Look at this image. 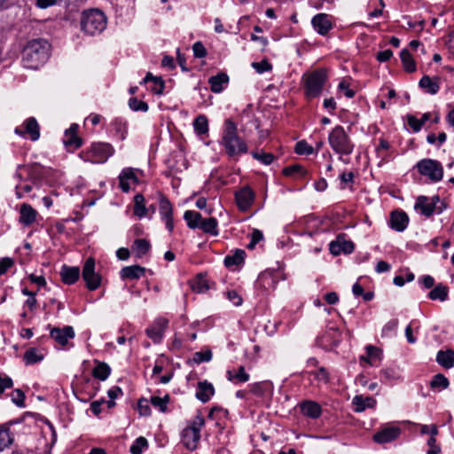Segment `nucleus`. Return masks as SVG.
Segmentation results:
<instances>
[{
  "mask_svg": "<svg viewBox=\"0 0 454 454\" xmlns=\"http://www.w3.org/2000/svg\"><path fill=\"white\" fill-rule=\"evenodd\" d=\"M221 145L229 157H239L247 153L245 140L238 134V126L231 119L223 121Z\"/></svg>",
  "mask_w": 454,
  "mask_h": 454,
  "instance_id": "obj_1",
  "label": "nucleus"
},
{
  "mask_svg": "<svg viewBox=\"0 0 454 454\" xmlns=\"http://www.w3.org/2000/svg\"><path fill=\"white\" fill-rule=\"evenodd\" d=\"M50 44L46 40L29 41L22 51V64L25 68L37 69L49 59Z\"/></svg>",
  "mask_w": 454,
  "mask_h": 454,
  "instance_id": "obj_2",
  "label": "nucleus"
},
{
  "mask_svg": "<svg viewBox=\"0 0 454 454\" xmlns=\"http://www.w3.org/2000/svg\"><path fill=\"white\" fill-rule=\"evenodd\" d=\"M328 144L331 149L338 154V159L340 161L345 164L349 163V160L344 157L352 154L355 143L342 126L337 125L330 131Z\"/></svg>",
  "mask_w": 454,
  "mask_h": 454,
  "instance_id": "obj_3",
  "label": "nucleus"
},
{
  "mask_svg": "<svg viewBox=\"0 0 454 454\" xmlns=\"http://www.w3.org/2000/svg\"><path fill=\"white\" fill-rule=\"evenodd\" d=\"M205 425V419L200 412L189 421L181 433V442L184 446L192 451L198 448L200 441V431Z\"/></svg>",
  "mask_w": 454,
  "mask_h": 454,
  "instance_id": "obj_4",
  "label": "nucleus"
},
{
  "mask_svg": "<svg viewBox=\"0 0 454 454\" xmlns=\"http://www.w3.org/2000/svg\"><path fill=\"white\" fill-rule=\"evenodd\" d=\"M106 27V17L98 10L92 9L84 11L81 17L82 30L90 35H95L100 34Z\"/></svg>",
  "mask_w": 454,
  "mask_h": 454,
  "instance_id": "obj_5",
  "label": "nucleus"
},
{
  "mask_svg": "<svg viewBox=\"0 0 454 454\" xmlns=\"http://www.w3.org/2000/svg\"><path fill=\"white\" fill-rule=\"evenodd\" d=\"M304 93L308 98H317L327 81V73L325 69H317L311 73L304 74Z\"/></svg>",
  "mask_w": 454,
  "mask_h": 454,
  "instance_id": "obj_6",
  "label": "nucleus"
},
{
  "mask_svg": "<svg viewBox=\"0 0 454 454\" xmlns=\"http://www.w3.org/2000/svg\"><path fill=\"white\" fill-rule=\"evenodd\" d=\"M114 153V147L108 143H93L84 151L80 153V157L84 161L93 164L105 163Z\"/></svg>",
  "mask_w": 454,
  "mask_h": 454,
  "instance_id": "obj_7",
  "label": "nucleus"
},
{
  "mask_svg": "<svg viewBox=\"0 0 454 454\" xmlns=\"http://www.w3.org/2000/svg\"><path fill=\"white\" fill-rule=\"evenodd\" d=\"M414 208L421 215L429 217L434 214L440 215L446 208V204L439 196H419Z\"/></svg>",
  "mask_w": 454,
  "mask_h": 454,
  "instance_id": "obj_8",
  "label": "nucleus"
},
{
  "mask_svg": "<svg viewBox=\"0 0 454 454\" xmlns=\"http://www.w3.org/2000/svg\"><path fill=\"white\" fill-rule=\"evenodd\" d=\"M417 168L419 174L427 176L432 182H439L442 179V166L435 160L423 159L417 163Z\"/></svg>",
  "mask_w": 454,
  "mask_h": 454,
  "instance_id": "obj_9",
  "label": "nucleus"
},
{
  "mask_svg": "<svg viewBox=\"0 0 454 454\" xmlns=\"http://www.w3.org/2000/svg\"><path fill=\"white\" fill-rule=\"evenodd\" d=\"M82 277L90 291L98 289L101 285V276L95 271V260L89 257L82 267Z\"/></svg>",
  "mask_w": 454,
  "mask_h": 454,
  "instance_id": "obj_10",
  "label": "nucleus"
},
{
  "mask_svg": "<svg viewBox=\"0 0 454 454\" xmlns=\"http://www.w3.org/2000/svg\"><path fill=\"white\" fill-rule=\"evenodd\" d=\"M14 132L20 137L28 136L32 141H37L40 137V126L35 117H29L24 121L22 126L17 127Z\"/></svg>",
  "mask_w": 454,
  "mask_h": 454,
  "instance_id": "obj_11",
  "label": "nucleus"
},
{
  "mask_svg": "<svg viewBox=\"0 0 454 454\" xmlns=\"http://www.w3.org/2000/svg\"><path fill=\"white\" fill-rule=\"evenodd\" d=\"M254 192L249 186H244L235 192V200L240 211H247L254 201Z\"/></svg>",
  "mask_w": 454,
  "mask_h": 454,
  "instance_id": "obj_12",
  "label": "nucleus"
},
{
  "mask_svg": "<svg viewBox=\"0 0 454 454\" xmlns=\"http://www.w3.org/2000/svg\"><path fill=\"white\" fill-rule=\"evenodd\" d=\"M159 209L162 221L169 232L174 230L173 207L170 201L163 195H160L159 200Z\"/></svg>",
  "mask_w": 454,
  "mask_h": 454,
  "instance_id": "obj_13",
  "label": "nucleus"
},
{
  "mask_svg": "<svg viewBox=\"0 0 454 454\" xmlns=\"http://www.w3.org/2000/svg\"><path fill=\"white\" fill-rule=\"evenodd\" d=\"M168 325V320L164 317L157 318L153 324L145 331L146 335L154 342L159 343L163 338L165 330Z\"/></svg>",
  "mask_w": 454,
  "mask_h": 454,
  "instance_id": "obj_14",
  "label": "nucleus"
},
{
  "mask_svg": "<svg viewBox=\"0 0 454 454\" xmlns=\"http://www.w3.org/2000/svg\"><path fill=\"white\" fill-rule=\"evenodd\" d=\"M355 246L352 241L347 240L343 235H339L337 239L329 245L330 253L333 255H339L340 253L351 254Z\"/></svg>",
  "mask_w": 454,
  "mask_h": 454,
  "instance_id": "obj_15",
  "label": "nucleus"
},
{
  "mask_svg": "<svg viewBox=\"0 0 454 454\" xmlns=\"http://www.w3.org/2000/svg\"><path fill=\"white\" fill-rule=\"evenodd\" d=\"M119 186L122 192H128L130 190L131 184L138 183V178L136 176L135 170L132 168H125L121 170L119 176Z\"/></svg>",
  "mask_w": 454,
  "mask_h": 454,
  "instance_id": "obj_16",
  "label": "nucleus"
},
{
  "mask_svg": "<svg viewBox=\"0 0 454 454\" xmlns=\"http://www.w3.org/2000/svg\"><path fill=\"white\" fill-rule=\"evenodd\" d=\"M51 337L61 346H65L68 340L74 337V331L72 326L63 328H53L50 333Z\"/></svg>",
  "mask_w": 454,
  "mask_h": 454,
  "instance_id": "obj_17",
  "label": "nucleus"
},
{
  "mask_svg": "<svg viewBox=\"0 0 454 454\" xmlns=\"http://www.w3.org/2000/svg\"><path fill=\"white\" fill-rule=\"evenodd\" d=\"M314 29L321 35H325L332 28V23L325 13L315 15L311 20Z\"/></svg>",
  "mask_w": 454,
  "mask_h": 454,
  "instance_id": "obj_18",
  "label": "nucleus"
},
{
  "mask_svg": "<svg viewBox=\"0 0 454 454\" xmlns=\"http://www.w3.org/2000/svg\"><path fill=\"white\" fill-rule=\"evenodd\" d=\"M400 434V429L396 427H386L373 435V440L379 443H386L395 440Z\"/></svg>",
  "mask_w": 454,
  "mask_h": 454,
  "instance_id": "obj_19",
  "label": "nucleus"
},
{
  "mask_svg": "<svg viewBox=\"0 0 454 454\" xmlns=\"http://www.w3.org/2000/svg\"><path fill=\"white\" fill-rule=\"evenodd\" d=\"M37 212L29 204L24 203L20 208L19 222L24 226H29L35 222Z\"/></svg>",
  "mask_w": 454,
  "mask_h": 454,
  "instance_id": "obj_20",
  "label": "nucleus"
},
{
  "mask_svg": "<svg viewBox=\"0 0 454 454\" xmlns=\"http://www.w3.org/2000/svg\"><path fill=\"white\" fill-rule=\"evenodd\" d=\"M409 217L403 211H394L390 216V226L396 231H403L406 229Z\"/></svg>",
  "mask_w": 454,
  "mask_h": 454,
  "instance_id": "obj_21",
  "label": "nucleus"
},
{
  "mask_svg": "<svg viewBox=\"0 0 454 454\" xmlns=\"http://www.w3.org/2000/svg\"><path fill=\"white\" fill-rule=\"evenodd\" d=\"M59 274L64 284L73 285L79 279L80 269L78 267L63 265Z\"/></svg>",
  "mask_w": 454,
  "mask_h": 454,
  "instance_id": "obj_22",
  "label": "nucleus"
},
{
  "mask_svg": "<svg viewBox=\"0 0 454 454\" xmlns=\"http://www.w3.org/2000/svg\"><path fill=\"white\" fill-rule=\"evenodd\" d=\"M215 394L214 386L207 380L198 383L196 397L202 403L209 401L211 396Z\"/></svg>",
  "mask_w": 454,
  "mask_h": 454,
  "instance_id": "obj_23",
  "label": "nucleus"
},
{
  "mask_svg": "<svg viewBox=\"0 0 454 454\" xmlns=\"http://www.w3.org/2000/svg\"><path fill=\"white\" fill-rule=\"evenodd\" d=\"M146 269L139 265L126 266L121 269L120 275L122 279H138L145 273Z\"/></svg>",
  "mask_w": 454,
  "mask_h": 454,
  "instance_id": "obj_24",
  "label": "nucleus"
},
{
  "mask_svg": "<svg viewBox=\"0 0 454 454\" xmlns=\"http://www.w3.org/2000/svg\"><path fill=\"white\" fill-rule=\"evenodd\" d=\"M228 380L234 383H245L250 379L249 374L246 372L245 367L240 365L237 369L228 370L226 372Z\"/></svg>",
  "mask_w": 454,
  "mask_h": 454,
  "instance_id": "obj_25",
  "label": "nucleus"
},
{
  "mask_svg": "<svg viewBox=\"0 0 454 454\" xmlns=\"http://www.w3.org/2000/svg\"><path fill=\"white\" fill-rule=\"evenodd\" d=\"M438 81H439L438 77L431 78L428 75H424L419 80V85L426 92H427L431 95H434L438 92V90L440 89Z\"/></svg>",
  "mask_w": 454,
  "mask_h": 454,
  "instance_id": "obj_26",
  "label": "nucleus"
},
{
  "mask_svg": "<svg viewBox=\"0 0 454 454\" xmlns=\"http://www.w3.org/2000/svg\"><path fill=\"white\" fill-rule=\"evenodd\" d=\"M435 360L442 367L450 369L454 366V351L452 349L439 350Z\"/></svg>",
  "mask_w": 454,
  "mask_h": 454,
  "instance_id": "obj_27",
  "label": "nucleus"
},
{
  "mask_svg": "<svg viewBox=\"0 0 454 454\" xmlns=\"http://www.w3.org/2000/svg\"><path fill=\"white\" fill-rule=\"evenodd\" d=\"M301 411L304 415L311 419L319 418L322 412L320 405L313 401H305L301 403Z\"/></svg>",
  "mask_w": 454,
  "mask_h": 454,
  "instance_id": "obj_28",
  "label": "nucleus"
},
{
  "mask_svg": "<svg viewBox=\"0 0 454 454\" xmlns=\"http://www.w3.org/2000/svg\"><path fill=\"white\" fill-rule=\"evenodd\" d=\"M229 82V77L226 74L221 73L209 78L208 82L210 89L215 93H219L223 90V86Z\"/></svg>",
  "mask_w": 454,
  "mask_h": 454,
  "instance_id": "obj_29",
  "label": "nucleus"
},
{
  "mask_svg": "<svg viewBox=\"0 0 454 454\" xmlns=\"http://www.w3.org/2000/svg\"><path fill=\"white\" fill-rule=\"evenodd\" d=\"M151 249L150 242L145 239H137L134 240L133 245L131 247L132 252L135 254L136 257L142 258L145 255L149 250Z\"/></svg>",
  "mask_w": 454,
  "mask_h": 454,
  "instance_id": "obj_30",
  "label": "nucleus"
},
{
  "mask_svg": "<svg viewBox=\"0 0 454 454\" xmlns=\"http://www.w3.org/2000/svg\"><path fill=\"white\" fill-rule=\"evenodd\" d=\"M353 404L356 406L355 411L356 412H362L366 408H372L376 404V400L372 397L367 396L364 397L363 395H356L353 398Z\"/></svg>",
  "mask_w": 454,
  "mask_h": 454,
  "instance_id": "obj_31",
  "label": "nucleus"
},
{
  "mask_svg": "<svg viewBox=\"0 0 454 454\" xmlns=\"http://www.w3.org/2000/svg\"><path fill=\"white\" fill-rule=\"evenodd\" d=\"M112 131L120 140H124L128 133L127 122L121 118H115L111 122Z\"/></svg>",
  "mask_w": 454,
  "mask_h": 454,
  "instance_id": "obj_32",
  "label": "nucleus"
},
{
  "mask_svg": "<svg viewBox=\"0 0 454 454\" xmlns=\"http://www.w3.org/2000/svg\"><path fill=\"white\" fill-rule=\"evenodd\" d=\"M44 358L43 353L36 348H29L26 350L23 359L27 365L41 362Z\"/></svg>",
  "mask_w": 454,
  "mask_h": 454,
  "instance_id": "obj_33",
  "label": "nucleus"
},
{
  "mask_svg": "<svg viewBox=\"0 0 454 454\" xmlns=\"http://www.w3.org/2000/svg\"><path fill=\"white\" fill-rule=\"evenodd\" d=\"M283 175L294 179H303L307 176V170L299 164L288 166L283 169Z\"/></svg>",
  "mask_w": 454,
  "mask_h": 454,
  "instance_id": "obj_34",
  "label": "nucleus"
},
{
  "mask_svg": "<svg viewBox=\"0 0 454 454\" xmlns=\"http://www.w3.org/2000/svg\"><path fill=\"white\" fill-rule=\"evenodd\" d=\"M245 251L242 249H237L232 254H228L224 258V265L228 268L232 266H238L244 262Z\"/></svg>",
  "mask_w": 454,
  "mask_h": 454,
  "instance_id": "obj_35",
  "label": "nucleus"
},
{
  "mask_svg": "<svg viewBox=\"0 0 454 454\" xmlns=\"http://www.w3.org/2000/svg\"><path fill=\"white\" fill-rule=\"evenodd\" d=\"M184 218L186 221L188 227L191 229L199 228L203 220L200 213L192 210L185 211Z\"/></svg>",
  "mask_w": 454,
  "mask_h": 454,
  "instance_id": "obj_36",
  "label": "nucleus"
},
{
  "mask_svg": "<svg viewBox=\"0 0 454 454\" xmlns=\"http://www.w3.org/2000/svg\"><path fill=\"white\" fill-rule=\"evenodd\" d=\"M448 293L449 290L446 286L438 284L429 292L428 298L433 301L439 300L441 301H444L448 299Z\"/></svg>",
  "mask_w": 454,
  "mask_h": 454,
  "instance_id": "obj_37",
  "label": "nucleus"
},
{
  "mask_svg": "<svg viewBox=\"0 0 454 454\" xmlns=\"http://www.w3.org/2000/svg\"><path fill=\"white\" fill-rule=\"evenodd\" d=\"M218 223L217 220L214 217H209L203 219L201 224H200L199 228L201 229L204 232L208 233L212 236L218 235Z\"/></svg>",
  "mask_w": 454,
  "mask_h": 454,
  "instance_id": "obj_38",
  "label": "nucleus"
},
{
  "mask_svg": "<svg viewBox=\"0 0 454 454\" xmlns=\"http://www.w3.org/2000/svg\"><path fill=\"white\" fill-rule=\"evenodd\" d=\"M110 373L111 368L107 364L103 362H97V365L92 371L93 377L100 380H106L109 377Z\"/></svg>",
  "mask_w": 454,
  "mask_h": 454,
  "instance_id": "obj_39",
  "label": "nucleus"
},
{
  "mask_svg": "<svg viewBox=\"0 0 454 454\" xmlns=\"http://www.w3.org/2000/svg\"><path fill=\"white\" fill-rule=\"evenodd\" d=\"M401 61L403 68L408 73H413L416 70L415 61L407 49H403L400 53Z\"/></svg>",
  "mask_w": 454,
  "mask_h": 454,
  "instance_id": "obj_40",
  "label": "nucleus"
},
{
  "mask_svg": "<svg viewBox=\"0 0 454 454\" xmlns=\"http://www.w3.org/2000/svg\"><path fill=\"white\" fill-rule=\"evenodd\" d=\"M449 386L450 381L442 373L435 374L430 381V387L436 391L446 389Z\"/></svg>",
  "mask_w": 454,
  "mask_h": 454,
  "instance_id": "obj_41",
  "label": "nucleus"
},
{
  "mask_svg": "<svg viewBox=\"0 0 454 454\" xmlns=\"http://www.w3.org/2000/svg\"><path fill=\"white\" fill-rule=\"evenodd\" d=\"M193 128L198 135H205L208 132V121L207 118L200 114L195 118L193 121Z\"/></svg>",
  "mask_w": 454,
  "mask_h": 454,
  "instance_id": "obj_42",
  "label": "nucleus"
},
{
  "mask_svg": "<svg viewBox=\"0 0 454 454\" xmlns=\"http://www.w3.org/2000/svg\"><path fill=\"white\" fill-rule=\"evenodd\" d=\"M147 209L145 206V197L142 194H137L134 197V215L143 217L146 215Z\"/></svg>",
  "mask_w": 454,
  "mask_h": 454,
  "instance_id": "obj_43",
  "label": "nucleus"
},
{
  "mask_svg": "<svg viewBox=\"0 0 454 454\" xmlns=\"http://www.w3.org/2000/svg\"><path fill=\"white\" fill-rule=\"evenodd\" d=\"M192 288L196 293H204L209 289L207 278L202 275H197L192 284Z\"/></svg>",
  "mask_w": 454,
  "mask_h": 454,
  "instance_id": "obj_44",
  "label": "nucleus"
},
{
  "mask_svg": "<svg viewBox=\"0 0 454 454\" xmlns=\"http://www.w3.org/2000/svg\"><path fill=\"white\" fill-rule=\"evenodd\" d=\"M398 320H389L382 328L381 336L383 338H391L396 334L398 328Z\"/></svg>",
  "mask_w": 454,
  "mask_h": 454,
  "instance_id": "obj_45",
  "label": "nucleus"
},
{
  "mask_svg": "<svg viewBox=\"0 0 454 454\" xmlns=\"http://www.w3.org/2000/svg\"><path fill=\"white\" fill-rule=\"evenodd\" d=\"M12 437L8 427H0V452L12 443Z\"/></svg>",
  "mask_w": 454,
  "mask_h": 454,
  "instance_id": "obj_46",
  "label": "nucleus"
},
{
  "mask_svg": "<svg viewBox=\"0 0 454 454\" xmlns=\"http://www.w3.org/2000/svg\"><path fill=\"white\" fill-rule=\"evenodd\" d=\"M168 403V395H166L164 397L152 396L150 399V403L161 412H165L167 411Z\"/></svg>",
  "mask_w": 454,
  "mask_h": 454,
  "instance_id": "obj_47",
  "label": "nucleus"
},
{
  "mask_svg": "<svg viewBox=\"0 0 454 454\" xmlns=\"http://www.w3.org/2000/svg\"><path fill=\"white\" fill-rule=\"evenodd\" d=\"M148 447V442L147 440L140 436L136 439V441L132 443L130 446V453L131 454H141L144 450H145Z\"/></svg>",
  "mask_w": 454,
  "mask_h": 454,
  "instance_id": "obj_48",
  "label": "nucleus"
},
{
  "mask_svg": "<svg viewBox=\"0 0 454 454\" xmlns=\"http://www.w3.org/2000/svg\"><path fill=\"white\" fill-rule=\"evenodd\" d=\"M63 142L67 146H71L74 149H77L82 145L81 138L72 132H65Z\"/></svg>",
  "mask_w": 454,
  "mask_h": 454,
  "instance_id": "obj_49",
  "label": "nucleus"
},
{
  "mask_svg": "<svg viewBox=\"0 0 454 454\" xmlns=\"http://www.w3.org/2000/svg\"><path fill=\"white\" fill-rule=\"evenodd\" d=\"M211 359L212 352L209 349L195 352L192 356V362L197 364L203 362H209Z\"/></svg>",
  "mask_w": 454,
  "mask_h": 454,
  "instance_id": "obj_50",
  "label": "nucleus"
},
{
  "mask_svg": "<svg viewBox=\"0 0 454 454\" xmlns=\"http://www.w3.org/2000/svg\"><path fill=\"white\" fill-rule=\"evenodd\" d=\"M294 151L297 154L309 155L314 153V148L305 140H301L296 143Z\"/></svg>",
  "mask_w": 454,
  "mask_h": 454,
  "instance_id": "obj_51",
  "label": "nucleus"
},
{
  "mask_svg": "<svg viewBox=\"0 0 454 454\" xmlns=\"http://www.w3.org/2000/svg\"><path fill=\"white\" fill-rule=\"evenodd\" d=\"M129 106L133 111L146 112L148 110L147 103L139 100L137 98H131L129 100Z\"/></svg>",
  "mask_w": 454,
  "mask_h": 454,
  "instance_id": "obj_52",
  "label": "nucleus"
},
{
  "mask_svg": "<svg viewBox=\"0 0 454 454\" xmlns=\"http://www.w3.org/2000/svg\"><path fill=\"white\" fill-rule=\"evenodd\" d=\"M149 81H157L159 83V88H154L153 90L156 94H160L164 89V82L160 77L153 76L151 73H147L145 77L141 82L142 83H146Z\"/></svg>",
  "mask_w": 454,
  "mask_h": 454,
  "instance_id": "obj_53",
  "label": "nucleus"
},
{
  "mask_svg": "<svg viewBox=\"0 0 454 454\" xmlns=\"http://www.w3.org/2000/svg\"><path fill=\"white\" fill-rule=\"evenodd\" d=\"M252 67L258 73L262 74L264 72L270 71L272 69V65L266 59H263L260 62H253Z\"/></svg>",
  "mask_w": 454,
  "mask_h": 454,
  "instance_id": "obj_54",
  "label": "nucleus"
},
{
  "mask_svg": "<svg viewBox=\"0 0 454 454\" xmlns=\"http://www.w3.org/2000/svg\"><path fill=\"white\" fill-rule=\"evenodd\" d=\"M12 401L13 403H15L18 407H25V394L20 389H15L12 395Z\"/></svg>",
  "mask_w": 454,
  "mask_h": 454,
  "instance_id": "obj_55",
  "label": "nucleus"
},
{
  "mask_svg": "<svg viewBox=\"0 0 454 454\" xmlns=\"http://www.w3.org/2000/svg\"><path fill=\"white\" fill-rule=\"evenodd\" d=\"M252 155L254 159L260 160L265 165H270L275 158L273 154L268 153H260L254 152L252 153Z\"/></svg>",
  "mask_w": 454,
  "mask_h": 454,
  "instance_id": "obj_56",
  "label": "nucleus"
},
{
  "mask_svg": "<svg viewBox=\"0 0 454 454\" xmlns=\"http://www.w3.org/2000/svg\"><path fill=\"white\" fill-rule=\"evenodd\" d=\"M12 380L9 376L0 373V395L6 389L12 388Z\"/></svg>",
  "mask_w": 454,
  "mask_h": 454,
  "instance_id": "obj_57",
  "label": "nucleus"
},
{
  "mask_svg": "<svg viewBox=\"0 0 454 454\" xmlns=\"http://www.w3.org/2000/svg\"><path fill=\"white\" fill-rule=\"evenodd\" d=\"M150 402L147 399L138 401L137 409L141 416H149L151 414Z\"/></svg>",
  "mask_w": 454,
  "mask_h": 454,
  "instance_id": "obj_58",
  "label": "nucleus"
},
{
  "mask_svg": "<svg viewBox=\"0 0 454 454\" xmlns=\"http://www.w3.org/2000/svg\"><path fill=\"white\" fill-rule=\"evenodd\" d=\"M263 239V234L260 230L254 229L251 234V240L247 244L248 249H253L255 245Z\"/></svg>",
  "mask_w": 454,
  "mask_h": 454,
  "instance_id": "obj_59",
  "label": "nucleus"
},
{
  "mask_svg": "<svg viewBox=\"0 0 454 454\" xmlns=\"http://www.w3.org/2000/svg\"><path fill=\"white\" fill-rule=\"evenodd\" d=\"M407 122L414 132H419L423 126L420 122V119L411 114L407 115Z\"/></svg>",
  "mask_w": 454,
  "mask_h": 454,
  "instance_id": "obj_60",
  "label": "nucleus"
},
{
  "mask_svg": "<svg viewBox=\"0 0 454 454\" xmlns=\"http://www.w3.org/2000/svg\"><path fill=\"white\" fill-rule=\"evenodd\" d=\"M315 379L323 383L329 381V373L325 367H320L316 372H314Z\"/></svg>",
  "mask_w": 454,
  "mask_h": 454,
  "instance_id": "obj_61",
  "label": "nucleus"
},
{
  "mask_svg": "<svg viewBox=\"0 0 454 454\" xmlns=\"http://www.w3.org/2000/svg\"><path fill=\"white\" fill-rule=\"evenodd\" d=\"M14 264V261L10 257L0 259V276L4 274Z\"/></svg>",
  "mask_w": 454,
  "mask_h": 454,
  "instance_id": "obj_62",
  "label": "nucleus"
},
{
  "mask_svg": "<svg viewBox=\"0 0 454 454\" xmlns=\"http://www.w3.org/2000/svg\"><path fill=\"white\" fill-rule=\"evenodd\" d=\"M192 51L196 58H204L207 55V50L201 42H196L192 46Z\"/></svg>",
  "mask_w": 454,
  "mask_h": 454,
  "instance_id": "obj_63",
  "label": "nucleus"
},
{
  "mask_svg": "<svg viewBox=\"0 0 454 454\" xmlns=\"http://www.w3.org/2000/svg\"><path fill=\"white\" fill-rule=\"evenodd\" d=\"M226 296L228 300L231 301L235 306H239L242 304L243 300L235 290L228 291L226 293Z\"/></svg>",
  "mask_w": 454,
  "mask_h": 454,
  "instance_id": "obj_64",
  "label": "nucleus"
}]
</instances>
